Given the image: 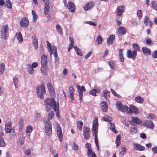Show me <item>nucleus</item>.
<instances>
[{
	"label": "nucleus",
	"instance_id": "obj_52",
	"mask_svg": "<svg viewBox=\"0 0 157 157\" xmlns=\"http://www.w3.org/2000/svg\"><path fill=\"white\" fill-rule=\"evenodd\" d=\"M50 9L49 6H45L44 11V13L45 15H46L49 12V10Z\"/></svg>",
	"mask_w": 157,
	"mask_h": 157
},
{
	"label": "nucleus",
	"instance_id": "obj_25",
	"mask_svg": "<svg viewBox=\"0 0 157 157\" xmlns=\"http://www.w3.org/2000/svg\"><path fill=\"white\" fill-rule=\"evenodd\" d=\"M118 32L119 34L120 35L122 36L124 35L126 33V31L125 28L124 27L121 26L119 27Z\"/></svg>",
	"mask_w": 157,
	"mask_h": 157
},
{
	"label": "nucleus",
	"instance_id": "obj_8",
	"mask_svg": "<svg viewBox=\"0 0 157 157\" xmlns=\"http://www.w3.org/2000/svg\"><path fill=\"white\" fill-rule=\"evenodd\" d=\"M9 28L7 25L3 26L1 31V37L5 39L7 34Z\"/></svg>",
	"mask_w": 157,
	"mask_h": 157
},
{
	"label": "nucleus",
	"instance_id": "obj_39",
	"mask_svg": "<svg viewBox=\"0 0 157 157\" xmlns=\"http://www.w3.org/2000/svg\"><path fill=\"white\" fill-rule=\"evenodd\" d=\"M5 69V65L4 63H0V75H2Z\"/></svg>",
	"mask_w": 157,
	"mask_h": 157
},
{
	"label": "nucleus",
	"instance_id": "obj_44",
	"mask_svg": "<svg viewBox=\"0 0 157 157\" xmlns=\"http://www.w3.org/2000/svg\"><path fill=\"white\" fill-rule=\"evenodd\" d=\"M6 6L9 9H11L12 8L11 6V2L10 0H6Z\"/></svg>",
	"mask_w": 157,
	"mask_h": 157
},
{
	"label": "nucleus",
	"instance_id": "obj_47",
	"mask_svg": "<svg viewBox=\"0 0 157 157\" xmlns=\"http://www.w3.org/2000/svg\"><path fill=\"white\" fill-rule=\"evenodd\" d=\"M151 6L154 10L157 11V4L155 1H153L152 2Z\"/></svg>",
	"mask_w": 157,
	"mask_h": 157
},
{
	"label": "nucleus",
	"instance_id": "obj_16",
	"mask_svg": "<svg viewBox=\"0 0 157 157\" xmlns=\"http://www.w3.org/2000/svg\"><path fill=\"white\" fill-rule=\"evenodd\" d=\"M94 5V2H89L88 3L86 4L83 6L84 10L85 11H87L89 10L92 9Z\"/></svg>",
	"mask_w": 157,
	"mask_h": 157
},
{
	"label": "nucleus",
	"instance_id": "obj_48",
	"mask_svg": "<svg viewBox=\"0 0 157 157\" xmlns=\"http://www.w3.org/2000/svg\"><path fill=\"white\" fill-rule=\"evenodd\" d=\"M133 46L135 50H136H136H137L138 51H140V47L137 44H133Z\"/></svg>",
	"mask_w": 157,
	"mask_h": 157
},
{
	"label": "nucleus",
	"instance_id": "obj_12",
	"mask_svg": "<svg viewBox=\"0 0 157 157\" xmlns=\"http://www.w3.org/2000/svg\"><path fill=\"white\" fill-rule=\"evenodd\" d=\"M144 125L146 127L153 129L154 128V124L153 122L150 120H146L143 121Z\"/></svg>",
	"mask_w": 157,
	"mask_h": 157
},
{
	"label": "nucleus",
	"instance_id": "obj_29",
	"mask_svg": "<svg viewBox=\"0 0 157 157\" xmlns=\"http://www.w3.org/2000/svg\"><path fill=\"white\" fill-rule=\"evenodd\" d=\"M15 37L19 41L20 43H21L23 40V38L21 33L19 32L17 33L15 35Z\"/></svg>",
	"mask_w": 157,
	"mask_h": 157
},
{
	"label": "nucleus",
	"instance_id": "obj_42",
	"mask_svg": "<svg viewBox=\"0 0 157 157\" xmlns=\"http://www.w3.org/2000/svg\"><path fill=\"white\" fill-rule=\"evenodd\" d=\"M32 128L33 127L32 126H30L27 127L26 130V133L28 136H30V134L32 131Z\"/></svg>",
	"mask_w": 157,
	"mask_h": 157
},
{
	"label": "nucleus",
	"instance_id": "obj_35",
	"mask_svg": "<svg viewBox=\"0 0 157 157\" xmlns=\"http://www.w3.org/2000/svg\"><path fill=\"white\" fill-rule=\"evenodd\" d=\"M74 47L77 54L81 56H82V53L80 49L79 48L77 47L76 46H74Z\"/></svg>",
	"mask_w": 157,
	"mask_h": 157
},
{
	"label": "nucleus",
	"instance_id": "obj_3",
	"mask_svg": "<svg viewBox=\"0 0 157 157\" xmlns=\"http://www.w3.org/2000/svg\"><path fill=\"white\" fill-rule=\"evenodd\" d=\"M37 96L41 99L44 98V95L45 94V90L44 86L43 85H39L36 89Z\"/></svg>",
	"mask_w": 157,
	"mask_h": 157
},
{
	"label": "nucleus",
	"instance_id": "obj_14",
	"mask_svg": "<svg viewBox=\"0 0 157 157\" xmlns=\"http://www.w3.org/2000/svg\"><path fill=\"white\" fill-rule=\"evenodd\" d=\"M98 119L96 118L94 121L93 124V132L95 134H97L98 132Z\"/></svg>",
	"mask_w": 157,
	"mask_h": 157
},
{
	"label": "nucleus",
	"instance_id": "obj_9",
	"mask_svg": "<svg viewBox=\"0 0 157 157\" xmlns=\"http://www.w3.org/2000/svg\"><path fill=\"white\" fill-rule=\"evenodd\" d=\"M86 146L88 149L87 154L89 157H97L94 152L91 149L90 144L86 143Z\"/></svg>",
	"mask_w": 157,
	"mask_h": 157
},
{
	"label": "nucleus",
	"instance_id": "obj_13",
	"mask_svg": "<svg viewBox=\"0 0 157 157\" xmlns=\"http://www.w3.org/2000/svg\"><path fill=\"white\" fill-rule=\"evenodd\" d=\"M90 128H88L87 127H84L83 135L85 139L87 140L90 138Z\"/></svg>",
	"mask_w": 157,
	"mask_h": 157
},
{
	"label": "nucleus",
	"instance_id": "obj_51",
	"mask_svg": "<svg viewBox=\"0 0 157 157\" xmlns=\"http://www.w3.org/2000/svg\"><path fill=\"white\" fill-rule=\"evenodd\" d=\"M53 112L52 111H51L50 112L48 115V120L47 121H48L50 119H51L53 116Z\"/></svg>",
	"mask_w": 157,
	"mask_h": 157
},
{
	"label": "nucleus",
	"instance_id": "obj_62",
	"mask_svg": "<svg viewBox=\"0 0 157 157\" xmlns=\"http://www.w3.org/2000/svg\"><path fill=\"white\" fill-rule=\"evenodd\" d=\"M146 43L147 44H152V41L149 39H148L146 40Z\"/></svg>",
	"mask_w": 157,
	"mask_h": 157
},
{
	"label": "nucleus",
	"instance_id": "obj_57",
	"mask_svg": "<svg viewBox=\"0 0 157 157\" xmlns=\"http://www.w3.org/2000/svg\"><path fill=\"white\" fill-rule=\"evenodd\" d=\"M72 149L74 150H78V146L76 144L75 142L73 143V145L72 147Z\"/></svg>",
	"mask_w": 157,
	"mask_h": 157
},
{
	"label": "nucleus",
	"instance_id": "obj_55",
	"mask_svg": "<svg viewBox=\"0 0 157 157\" xmlns=\"http://www.w3.org/2000/svg\"><path fill=\"white\" fill-rule=\"evenodd\" d=\"M137 16L139 18H141L142 17V12L141 10H138L137 13Z\"/></svg>",
	"mask_w": 157,
	"mask_h": 157
},
{
	"label": "nucleus",
	"instance_id": "obj_61",
	"mask_svg": "<svg viewBox=\"0 0 157 157\" xmlns=\"http://www.w3.org/2000/svg\"><path fill=\"white\" fill-rule=\"evenodd\" d=\"M109 64L112 69L114 68V63L112 61H109L108 62Z\"/></svg>",
	"mask_w": 157,
	"mask_h": 157
},
{
	"label": "nucleus",
	"instance_id": "obj_10",
	"mask_svg": "<svg viewBox=\"0 0 157 157\" xmlns=\"http://www.w3.org/2000/svg\"><path fill=\"white\" fill-rule=\"evenodd\" d=\"M77 86L78 90V93L79 97V100L80 101V102H81L83 95V92L85 91L86 89L83 86H82L80 87V86L79 85H77Z\"/></svg>",
	"mask_w": 157,
	"mask_h": 157
},
{
	"label": "nucleus",
	"instance_id": "obj_59",
	"mask_svg": "<svg viewBox=\"0 0 157 157\" xmlns=\"http://www.w3.org/2000/svg\"><path fill=\"white\" fill-rule=\"evenodd\" d=\"M101 109L104 112H107L108 110L107 106H101Z\"/></svg>",
	"mask_w": 157,
	"mask_h": 157
},
{
	"label": "nucleus",
	"instance_id": "obj_26",
	"mask_svg": "<svg viewBox=\"0 0 157 157\" xmlns=\"http://www.w3.org/2000/svg\"><path fill=\"white\" fill-rule=\"evenodd\" d=\"M115 36L113 35H111L107 39V43L108 45L113 43V40L115 38Z\"/></svg>",
	"mask_w": 157,
	"mask_h": 157
},
{
	"label": "nucleus",
	"instance_id": "obj_32",
	"mask_svg": "<svg viewBox=\"0 0 157 157\" xmlns=\"http://www.w3.org/2000/svg\"><path fill=\"white\" fill-rule=\"evenodd\" d=\"M103 41V38L101 36L99 35L96 39L95 43H97V44L98 45L101 44Z\"/></svg>",
	"mask_w": 157,
	"mask_h": 157
},
{
	"label": "nucleus",
	"instance_id": "obj_37",
	"mask_svg": "<svg viewBox=\"0 0 157 157\" xmlns=\"http://www.w3.org/2000/svg\"><path fill=\"white\" fill-rule=\"evenodd\" d=\"M27 67L29 73L31 74H33L34 72V70L31 67V65L29 64H28Z\"/></svg>",
	"mask_w": 157,
	"mask_h": 157
},
{
	"label": "nucleus",
	"instance_id": "obj_53",
	"mask_svg": "<svg viewBox=\"0 0 157 157\" xmlns=\"http://www.w3.org/2000/svg\"><path fill=\"white\" fill-rule=\"evenodd\" d=\"M137 132L136 128L133 127H131L130 128V132L132 134H134L136 133Z\"/></svg>",
	"mask_w": 157,
	"mask_h": 157
},
{
	"label": "nucleus",
	"instance_id": "obj_4",
	"mask_svg": "<svg viewBox=\"0 0 157 157\" xmlns=\"http://www.w3.org/2000/svg\"><path fill=\"white\" fill-rule=\"evenodd\" d=\"M44 131L47 136H50L52 134V127L51 123L48 121H46L45 122Z\"/></svg>",
	"mask_w": 157,
	"mask_h": 157
},
{
	"label": "nucleus",
	"instance_id": "obj_50",
	"mask_svg": "<svg viewBox=\"0 0 157 157\" xmlns=\"http://www.w3.org/2000/svg\"><path fill=\"white\" fill-rule=\"evenodd\" d=\"M96 134H95V135H94L95 141V144H96V145L97 148V149L98 150H99V146H98V139H97V135Z\"/></svg>",
	"mask_w": 157,
	"mask_h": 157
},
{
	"label": "nucleus",
	"instance_id": "obj_38",
	"mask_svg": "<svg viewBox=\"0 0 157 157\" xmlns=\"http://www.w3.org/2000/svg\"><path fill=\"white\" fill-rule=\"evenodd\" d=\"M32 13L33 16V22H35L37 18V14L35 13V11L33 10H32Z\"/></svg>",
	"mask_w": 157,
	"mask_h": 157
},
{
	"label": "nucleus",
	"instance_id": "obj_41",
	"mask_svg": "<svg viewBox=\"0 0 157 157\" xmlns=\"http://www.w3.org/2000/svg\"><path fill=\"white\" fill-rule=\"evenodd\" d=\"M13 82L16 88L18 87V83L19 82V80L17 78H14L13 79Z\"/></svg>",
	"mask_w": 157,
	"mask_h": 157
},
{
	"label": "nucleus",
	"instance_id": "obj_34",
	"mask_svg": "<svg viewBox=\"0 0 157 157\" xmlns=\"http://www.w3.org/2000/svg\"><path fill=\"white\" fill-rule=\"evenodd\" d=\"M135 100L137 103H142L143 102L144 100L143 98L138 96L135 98Z\"/></svg>",
	"mask_w": 157,
	"mask_h": 157
},
{
	"label": "nucleus",
	"instance_id": "obj_5",
	"mask_svg": "<svg viewBox=\"0 0 157 157\" xmlns=\"http://www.w3.org/2000/svg\"><path fill=\"white\" fill-rule=\"evenodd\" d=\"M117 108L118 110L124 113L126 112L128 109V106L126 105H123L121 102L119 101H117L116 103Z\"/></svg>",
	"mask_w": 157,
	"mask_h": 157
},
{
	"label": "nucleus",
	"instance_id": "obj_15",
	"mask_svg": "<svg viewBox=\"0 0 157 157\" xmlns=\"http://www.w3.org/2000/svg\"><path fill=\"white\" fill-rule=\"evenodd\" d=\"M57 134L59 140L61 142L63 139V134L61 128L59 124L57 125Z\"/></svg>",
	"mask_w": 157,
	"mask_h": 157
},
{
	"label": "nucleus",
	"instance_id": "obj_33",
	"mask_svg": "<svg viewBox=\"0 0 157 157\" xmlns=\"http://www.w3.org/2000/svg\"><path fill=\"white\" fill-rule=\"evenodd\" d=\"M56 29L58 32L61 35H62L63 34L62 29L61 26L57 24L56 26Z\"/></svg>",
	"mask_w": 157,
	"mask_h": 157
},
{
	"label": "nucleus",
	"instance_id": "obj_63",
	"mask_svg": "<svg viewBox=\"0 0 157 157\" xmlns=\"http://www.w3.org/2000/svg\"><path fill=\"white\" fill-rule=\"evenodd\" d=\"M132 27L136 26L138 25V23L136 21H132Z\"/></svg>",
	"mask_w": 157,
	"mask_h": 157
},
{
	"label": "nucleus",
	"instance_id": "obj_19",
	"mask_svg": "<svg viewBox=\"0 0 157 157\" xmlns=\"http://www.w3.org/2000/svg\"><path fill=\"white\" fill-rule=\"evenodd\" d=\"M133 146L134 148L137 151H143L144 150L145 148L144 147L138 144H134Z\"/></svg>",
	"mask_w": 157,
	"mask_h": 157
},
{
	"label": "nucleus",
	"instance_id": "obj_18",
	"mask_svg": "<svg viewBox=\"0 0 157 157\" xmlns=\"http://www.w3.org/2000/svg\"><path fill=\"white\" fill-rule=\"evenodd\" d=\"M124 7L123 6H120L117 7L116 11V14L121 16L122 13L124 11Z\"/></svg>",
	"mask_w": 157,
	"mask_h": 157
},
{
	"label": "nucleus",
	"instance_id": "obj_2",
	"mask_svg": "<svg viewBox=\"0 0 157 157\" xmlns=\"http://www.w3.org/2000/svg\"><path fill=\"white\" fill-rule=\"evenodd\" d=\"M41 70L44 75L47 74V72L46 70L47 69V59L46 56L45 55H43L41 57Z\"/></svg>",
	"mask_w": 157,
	"mask_h": 157
},
{
	"label": "nucleus",
	"instance_id": "obj_27",
	"mask_svg": "<svg viewBox=\"0 0 157 157\" xmlns=\"http://www.w3.org/2000/svg\"><path fill=\"white\" fill-rule=\"evenodd\" d=\"M49 52H50V55H51L52 54V53H54V56H56L57 52L56 51V47L55 46H53L52 47V48H50L49 49Z\"/></svg>",
	"mask_w": 157,
	"mask_h": 157
},
{
	"label": "nucleus",
	"instance_id": "obj_21",
	"mask_svg": "<svg viewBox=\"0 0 157 157\" xmlns=\"http://www.w3.org/2000/svg\"><path fill=\"white\" fill-rule=\"evenodd\" d=\"M66 6L68 7L69 10L71 12H74L75 10V6L74 4L71 2H70L68 3V5H66Z\"/></svg>",
	"mask_w": 157,
	"mask_h": 157
},
{
	"label": "nucleus",
	"instance_id": "obj_24",
	"mask_svg": "<svg viewBox=\"0 0 157 157\" xmlns=\"http://www.w3.org/2000/svg\"><path fill=\"white\" fill-rule=\"evenodd\" d=\"M11 124L10 123H8L5 124V131L6 133L10 132L12 129L10 127Z\"/></svg>",
	"mask_w": 157,
	"mask_h": 157
},
{
	"label": "nucleus",
	"instance_id": "obj_11",
	"mask_svg": "<svg viewBox=\"0 0 157 157\" xmlns=\"http://www.w3.org/2000/svg\"><path fill=\"white\" fill-rule=\"evenodd\" d=\"M137 55V52L136 50H134L131 52V50H128L127 51V56L128 58L132 59L133 60L136 59V57Z\"/></svg>",
	"mask_w": 157,
	"mask_h": 157
},
{
	"label": "nucleus",
	"instance_id": "obj_60",
	"mask_svg": "<svg viewBox=\"0 0 157 157\" xmlns=\"http://www.w3.org/2000/svg\"><path fill=\"white\" fill-rule=\"evenodd\" d=\"M85 23L89 24L90 25L93 26H96V25L94 22L91 21H87L85 22Z\"/></svg>",
	"mask_w": 157,
	"mask_h": 157
},
{
	"label": "nucleus",
	"instance_id": "obj_56",
	"mask_svg": "<svg viewBox=\"0 0 157 157\" xmlns=\"http://www.w3.org/2000/svg\"><path fill=\"white\" fill-rule=\"evenodd\" d=\"M147 118L149 119H155V117L153 114L150 113L147 115Z\"/></svg>",
	"mask_w": 157,
	"mask_h": 157
},
{
	"label": "nucleus",
	"instance_id": "obj_7",
	"mask_svg": "<svg viewBox=\"0 0 157 157\" xmlns=\"http://www.w3.org/2000/svg\"><path fill=\"white\" fill-rule=\"evenodd\" d=\"M9 28L7 25L3 26L1 31V37L5 39L7 34Z\"/></svg>",
	"mask_w": 157,
	"mask_h": 157
},
{
	"label": "nucleus",
	"instance_id": "obj_1",
	"mask_svg": "<svg viewBox=\"0 0 157 157\" xmlns=\"http://www.w3.org/2000/svg\"><path fill=\"white\" fill-rule=\"evenodd\" d=\"M44 105L47 111H50L52 108L54 111H56V104L55 99L53 98H47L44 101Z\"/></svg>",
	"mask_w": 157,
	"mask_h": 157
},
{
	"label": "nucleus",
	"instance_id": "obj_30",
	"mask_svg": "<svg viewBox=\"0 0 157 157\" xmlns=\"http://www.w3.org/2000/svg\"><path fill=\"white\" fill-rule=\"evenodd\" d=\"M34 37L33 41V43L35 49H37L38 48V42L37 39L36 38L35 36H33Z\"/></svg>",
	"mask_w": 157,
	"mask_h": 157
},
{
	"label": "nucleus",
	"instance_id": "obj_43",
	"mask_svg": "<svg viewBox=\"0 0 157 157\" xmlns=\"http://www.w3.org/2000/svg\"><path fill=\"white\" fill-rule=\"evenodd\" d=\"M6 146V143L4 139L0 136V147H5Z\"/></svg>",
	"mask_w": 157,
	"mask_h": 157
},
{
	"label": "nucleus",
	"instance_id": "obj_28",
	"mask_svg": "<svg viewBox=\"0 0 157 157\" xmlns=\"http://www.w3.org/2000/svg\"><path fill=\"white\" fill-rule=\"evenodd\" d=\"M142 51L144 54L146 55H150L151 51L146 47H143L142 48Z\"/></svg>",
	"mask_w": 157,
	"mask_h": 157
},
{
	"label": "nucleus",
	"instance_id": "obj_23",
	"mask_svg": "<svg viewBox=\"0 0 157 157\" xmlns=\"http://www.w3.org/2000/svg\"><path fill=\"white\" fill-rule=\"evenodd\" d=\"M47 86L49 91L51 93V94L53 95H54L55 94V92L51 83L49 82L48 83H47Z\"/></svg>",
	"mask_w": 157,
	"mask_h": 157
},
{
	"label": "nucleus",
	"instance_id": "obj_54",
	"mask_svg": "<svg viewBox=\"0 0 157 157\" xmlns=\"http://www.w3.org/2000/svg\"><path fill=\"white\" fill-rule=\"evenodd\" d=\"M96 92H97L96 90L93 89L90 91V94L93 95V96H96Z\"/></svg>",
	"mask_w": 157,
	"mask_h": 157
},
{
	"label": "nucleus",
	"instance_id": "obj_31",
	"mask_svg": "<svg viewBox=\"0 0 157 157\" xmlns=\"http://www.w3.org/2000/svg\"><path fill=\"white\" fill-rule=\"evenodd\" d=\"M132 121L134 123L136 124H140L142 122L141 120L137 117H132Z\"/></svg>",
	"mask_w": 157,
	"mask_h": 157
},
{
	"label": "nucleus",
	"instance_id": "obj_20",
	"mask_svg": "<svg viewBox=\"0 0 157 157\" xmlns=\"http://www.w3.org/2000/svg\"><path fill=\"white\" fill-rule=\"evenodd\" d=\"M29 21L26 17L22 18L20 21V25L23 27H26L29 25Z\"/></svg>",
	"mask_w": 157,
	"mask_h": 157
},
{
	"label": "nucleus",
	"instance_id": "obj_22",
	"mask_svg": "<svg viewBox=\"0 0 157 157\" xmlns=\"http://www.w3.org/2000/svg\"><path fill=\"white\" fill-rule=\"evenodd\" d=\"M144 23L146 25H149V28H151L152 25L153 23L150 20L149 18L147 16H146L145 17Z\"/></svg>",
	"mask_w": 157,
	"mask_h": 157
},
{
	"label": "nucleus",
	"instance_id": "obj_49",
	"mask_svg": "<svg viewBox=\"0 0 157 157\" xmlns=\"http://www.w3.org/2000/svg\"><path fill=\"white\" fill-rule=\"evenodd\" d=\"M23 125V119L22 118H21L19 121V129H21V128L22 127Z\"/></svg>",
	"mask_w": 157,
	"mask_h": 157
},
{
	"label": "nucleus",
	"instance_id": "obj_46",
	"mask_svg": "<svg viewBox=\"0 0 157 157\" xmlns=\"http://www.w3.org/2000/svg\"><path fill=\"white\" fill-rule=\"evenodd\" d=\"M77 127L81 131L82 130V127L83 125V122L82 121H79L77 122Z\"/></svg>",
	"mask_w": 157,
	"mask_h": 157
},
{
	"label": "nucleus",
	"instance_id": "obj_45",
	"mask_svg": "<svg viewBox=\"0 0 157 157\" xmlns=\"http://www.w3.org/2000/svg\"><path fill=\"white\" fill-rule=\"evenodd\" d=\"M110 128L111 130L113 132H114L115 133H117V132L116 131L115 129V127L114 126V124H112L111 122H110Z\"/></svg>",
	"mask_w": 157,
	"mask_h": 157
},
{
	"label": "nucleus",
	"instance_id": "obj_6",
	"mask_svg": "<svg viewBox=\"0 0 157 157\" xmlns=\"http://www.w3.org/2000/svg\"><path fill=\"white\" fill-rule=\"evenodd\" d=\"M139 110L133 105H130V108L128 107V109H127L126 113H134L136 115H137L139 113Z\"/></svg>",
	"mask_w": 157,
	"mask_h": 157
},
{
	"label": "nucleus",
	"instance_id": "obj_40",
	"mask_svg": "<svg viewBox=\"0 0 157 157\" xmlns=\"http://www.w3.org/2000/svg\"><path fill=\"white\" fill-rule=\"evenodd\" d=\"M103 120L104 121L109 122H111L112 121V118L107 115L104 116L103 118Z\"/></svg>",
	"mask_w": 157,
	"mask_h": 157
},
{
	"label": "nucleus",
	"instance_id": "obj_17",
	"mask_svg": "<svg viewBox=\"0 0 157 157\" xmlns=\"http://www.w3.org/2000/svg\"><path fill=\"white\" fill-rule=\"evenodd\" d=\"M69 96L71 100H73L74 99L75 89L74 87L72 86L71 85L69 86Z\"/></svg>",
	"mask_w": 157,
	"mask_h": 157
},
{
	"label": "nucleus",
	"instance_id": "obj_58",
	"mask_svg": "<svg viewBox=\"0 0 157 157\" xmlns=\"http://www.w3.org/2000/svg\"><path fill=\"white\" fill-rule=\"evenodd\" d=\"M39 51V52H40V54H41L43 53L44 49V48L43 47V46L42 45V44H41L40 46Z\"/></svg>",
	"mask_w": 157,
	"mask_h": 157
},
{
	"label": "nucleus",
	"instance_id": "obj_36",
	"mask_svg": "<svg viewBox=\"0 0 157 157\" xmlns=\"http://www.w3.org/2000/svg\"><path fill=\"white\" fill-rule=\"evenodd\" d=\"M121 136L120 135H118L117 136L116 140V145L118 146L120 145L121 143Z\"/></svg>",
	"mask_w": 157,
	"mask_h": 157
},
{
	"label": "nucleus",
	"instance_id": "obj_64",
	"mask_svg": "<svg viewBox=\"0 0 157 157\" xmlns=\"http://www.w3.org/2000/svg\"><path fill=\"white\" fill-rule=\"evenodd\" d=\"M152 150L154 153H157V146L152 148Z\"/></svg>",
	"mask_w": 157,
	"mask_h": 157
}]
</instances>
